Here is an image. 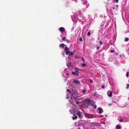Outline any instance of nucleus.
Here are the masks:
<instances>
[{
  "instance_id": "39448f33",
  "label": "nucleus",
  "mask_w": 129,
  "mask_h": 129,
  "mask_svg": "<svg viewBox=\"0 0 129 129\" xmlns=\"http://www.w3.org/2000/svg\"><path fill=\"white\" fill-rule=\"evenodd\" d=\"M74 83H76L77 85H79L80 84V82L77 80L74 79Z\"/></svg>"
},
{
  "instance_id": "dca6fc26",
  "label": "nucleus",
  "mask_w": 129,
  "mask_h": 129,
  "mask_svg": "<svg viewBox=\"0 0 129 129\" xmlns=\"http://www.w3.org/2000/svg\"><path fill=\"white\" fill-rule=\"evenodd\" d=\"M76 114L79 116V117H80V116L81 115V114L80 113V112L79 111L78 113H76Z\"/></svg>"
},
{
  "instance_id": "72a5a7b5",
  "label": "nucleus",
  "mask_w": 129,
  "mask_h": 129,
  "mask_svg": "<svg viewBox=\"0 0 129 129\" xmlns=\"http://www.w3.org/2000/svg\"><path fill=\"white\" fill-rule=\"evenodd\" d=\"M99 42H100V45H102V44H103V42H102L101 41H100Z\"/></svg>"
},
{
  "instance_id": "9b49d317",
  "label": "nucleus",
  "mask_w": 129,
  "mask_h": 129,
  "mask_svg": "<svg viewBox=\"0 0 129 129\" xmlns=\"http://www.w3.org/2000/svg\"><path fill=\"white\" fill-rule=\"evenodd\" d=\"M73 116H75V117H73L72 118L73 120H74V119H76L77 118V116H76L75 114H74L73 115Z\"/></svg>"
},
{
  "instance_id": "58836bf2",
  "label": "nucleus",
  "mask_w": 129,
  "mask_h": 129,
  "mask_svg": "<svg viewBox=\"0 0 129 129\" xmlns=\"http://www.w3.org/2000/svg\"><path fill=\"white\" fill-rule=\"evenodd\" d=\"M110 52L111 53L113 52H114V51L113 50H111Z\"/></svg>"
},
{
  "instance_id": "f704fd0d",
  "label": "nucleus",
  "mask_w": 129,
  "mask_h": 129,
  "mask_svg": "<svg viewBox=\"0 0 129 129\" xmlns=\"http://www.w3.org/2000/svg\"><path fill=\"white\" fill-rule=\"evenodd\" d=\"M123 121V120L122 119H121L119 120V121L120 122H121Z\"/></svg>"
},
{
  "instance_id": "79ce46f5",
  "label": "nucleus",
  "mask_w": 129,
  "mask_h": 129,
  "mask_svg": "<svg viewBox=\"0 0 129 129\" xmlns=\"http://www.w3.org/2000/svg\"><path fill=\"white\" fill-rule=\"evenodd\" d=\"M91 106L93 107L94 105L93 104H91Z\"/></svg>"
},
{
  "instance_id": "7c9ffc66",
  "label": "nucleus",
  "mask_w": 129,
  "mask_h": 129,
  "mask_svg": "<svg viewBox=\"0 0 129 129\" xmlns=\"http://www.w3.org/2000/svg\"><path fill=\"white\" fill-rule=\"evenodd\" d=\"M79 40L81 42L82 41V38L81 37L80 38Z\"/></svg>"
},
{
  "instance_id": "cd10ccee",
  "label": "nucleus",
  "mask_w": 129,
  "mask_h": 129,
  "mask_svg": "<svg viewBox=\"0 0 129 129\" xmlns=\"http://www.w3.org/2000/svg\"><path fill=\"white\" fill-rule=\"evenodd\" d=\"M96 93L95 92L93 93V95L94 96H96Z\"/></svg>"
},
{
  "instance_id": "393cba45",
  "label": "nucleus",
  "mask_w": 129,
  "mask_h": 129,
  "mask_svg": "<svg viewBox=\"0 0 129 129\" xmlns=\"http://www.w3.org/2000/svg\"><path fill=\"white\" fill-rule=\"evenodd\" d=\"M67 92H69L70 93H71V91H70V90L69 89H68L67 90Z\"/></svg>"
},
{
  "instance_id": "a18cd8bd",
  "label": "nucleus",
  "mask_w": 129,
  "mask_h": 129,
  "mask_svg": "<svg viewBox=\"0 0 129 129\" xmlns=\"http://www.w3.org/2000/svg\"><path fill=\"white\" fill-rule=\"evenodd\" d=\"M67 74L68 75V74Z\"/></svg>"
},
{
  "instance_id": "bb28decb",
  "label": "nucleus",
  "mask_w": 129,
  "mask_h": 129,
  "mask_svg": "<svg viewBox=\"0 0 129 129\" xmlns=\"http://www.w3.org/2000/svg\"><path fill=\"white\" fill-rule=\"evenodd\" d=\"M93 102V101L92 100H90V102H89V104H90V103H92Z\"/></svg>"
},
{
  "instance_id": "b1692460",
  "label": "nucleus",
  "mask_w": 129,
  "mask_h": 129,
  "mask_svg": "<svg viewBox=\"0 0 129 129\" xmlns=\"http://www.w3.org/2000/svg\"><path fill=\"white\" fill-rule=\"evenodd\" d=\"M127 86L126 87V89H127L128 87H129V84H127Z\"/></svg>"
},
{
  "instance_id": "2f4dec72",
  "label": "nucleus",
  "mask_w": 129,
  "mask_h": 129,
  "mask_svg": "<svg viewBox=\"0 0 129 129\" xmlns=\"http://www.w3.org/2000/svg\"><path fill=\"white\" fill-rule=\"evenodd\" d=\"M105 87V85H103L102 86V88L103 89H104V88Z\"/></svg>"
},
{
  "instance_id": "c9c22d12",
  "label": "nucleus",
  "mask_w": 129,
  "mask_h": 129,
  "mask_svg": "<svg viewBox=\"0 0 129 129\" xmlns=\"http://www.w3.org/2000/svg\"><path fill=\"white\" fill-rule=\"evenodd\" d=\"M65 52H66V54L67 55H68V54L69 53H68V52H67V51H65Z\"/></svg>"
},
{
  "instance_id": "49530a36",
  "label": "nucleus",
  "mask_w": 129,
  "mask_h": 129,
  "mask_svg": "<svg viewBox=\"0 0 129 129\" xmlns=\"http://www.w3.org/2000/svg\"><path fill=\"white\" fill-rule=\"evenodd\" d=\"M73 129V128H72V129Z\"/></svg>"
},
{
  "instance_id": "9d476101",
  "label": "nucleus",
  "mask_w": 129,
  "mask_h": 129,
  "mask_svg": "<svg viewBox=\"0 0 129 129\" xmlns=\"http://www.w3.org/2000/svg\"><path fill=\"white\" fill-rule=\"evenodd\" d=\"M64 46H67V45H66L64 44L63 43H62V44H60L59 47H62V48H63Z\"/></svg>"
},
{
  "instance_id": "5701e85b",
  "label": "nucleus",
  "mask_w": 129,
  "mask_h": 129,
  "mask_svg": "<svg viewBox=\"0 0 129 129\" xmlns=\"http://www.w3.org/2000/svg\"><path fill=\"white\" fill-rule=\"evenodd\" d=\"M89 81L91 83H93V81L91 79H89Z\"/></svg>"
},
{
  "instance_id": "aec40b11",
  "label": "nucleus",
  "mask_w": 129,
  "mask_h": 129,
  "mask_svg": "<svg viewBox=\"0 0 129 129\" xmlns=\"http://www.w3.org/2000/svg\"><path fill=\"white\" fill-rule=\"evenodd\" d=\"M129 73L128 72H126V77H128L129 76Z\"/></svg>"
},
{
  "instance_id": "2eb2a0df",
  "label": "nucleus",
  "mask_w": 129,
  "mask_h": 129,
  "mask_svg": "<svg viewBox=\"0 0 129 129\" xmlns=\"http://www.w3.org/2000/svg\"><path fill=\"white\" fill-rule=\"evenodd\" d=\"M112 93L111 91H110V92L109 93L108 95V96L109 97H111L112 96Z\"/></svg>"
},
{
  "instance_id": "412c9836",
  "label": "nucleus",
  "mask_w": 129,
  "mask_h": 129,
  "mask_svg": "<svg viewBox=\"0 0 129 129\" xmlns=\"http://www.w3.org/2000/svg\"><path fill=\"white\" fill-rule=\"evenodd\" d=\"M129 39L128 38H126L125 39V42H127L128 41Z\"/></svg>"
},
{
  "instance_id": "20e7f679",
  "label": "nucleus",
  "mask_w": 129,
  "mask_h": 129,
  "mask_svg": "<svg viewBox=\"0 0 129 129\" xmlns=\"http://www.w3.org/2000/svg\"><path fill=\"white\" fill-rule=\"evenodd\" d=\"M85 116L86 117L88 118H93V116L92 115L89 114L88 113H86Z\"/></svg>"
},
{
  "instance_id": "a19ab883",
  "label": "nucleus",
  "mask_w": 129,
  "mask_h": 129,
  "mask_svg": "<svg viewBox=\"0 0 129 129\" xmlns=\"http://www.w3.org/2000/svg\"><path fill=\"white\" fill-rule=\"evenodd\" d=\"M115 55H118V54L117 53H115Z\"/></svg>"
},
{
  "instance_id": "e433bc0d",
  "label": "nucleus",
  "mask_w": 129,
  "mask_h": 129,
  "mask_svg": "<svg viewBox=\"0 0 129 129\" xmlns=\"http://www.w3.org/2000/svg\"><path fill=\"white\" fill-rule=\"evenodd\" d=\"M86 91V90L85 89H84L83 90V92L84 93Z\"/></svg>"
},
{
  "instance_id": "a211bd4d",
  "label": "nucleus",
  "mask_w": 129,
  "mask_h": 129,
  "mask_svg": "<svg viewBox=\"0 0 129 129\" xmlns=\"http://www.w3.org/2000/svg\"><path fill=\"white\" fill-rule=\"evenodd\" d=\"M91 31L90 30H89V31L88 32V33L87 34V36H90V32Z\"/></svg>"
},
{
  "instance_id": "a878e982",
  "label": "nucleus",
  "mask_w": 129,
  "mask_h": 129,
  "mask_svg": "<svg viewBox=\"0 0 129 129\" xmlns=\"http://www.w3.org/2000/svg\"><path fill=\"white\" fill-rule=\"evenodd\" d=\"M82 67H84L86 65V63H83L82 64Z\"/></svg>"
},
{
  "instance_id": "423d86ee",
  "label": "nucleus",
  "mask_w": 129,
  "mask_h": 129,
  "mask_svg": "<svg viewBox=\"0 0 129 129\" xmlns=\"http://www.w3.org/2000/svg\"><path fill=\"white\" fill-rule=\"evenodd\" d=\"M59 30L61 33H63L65 29L63 27H60L59 28Z\"/></svg>"
},
{
  "instance_id": "f3484780",
  "label": "nucleus",
  "mask_w": 129,
  "mask_h": 129,
  "mask_svg": "<svg viewBox=\"0 0 129 129\" xmlns=\"http://www.w3.org/2000/svg\"><path fill=\"white\" fill-rule=\"evenodd\" d=\"M100 46H101V45H96L95 46L96 47V48H96L97 50H98Z\"/></svg>"
},
{
  "instance_id": "6e6552de",
  "label": "nucleus",
  "mask_w": 129,
  "mask_h": 129,
  "mask_svg": "<svg viewBox=\"0 0 129 129\" xmlns=\"http://www.w3.org/2000/svg\"><path fill=\"white\" fill-rule=\"evenodd\" d=\"M73 96L75 100L78 97L77 94L75 93L73 94Z\"/></svg>"
},
{
  "instance_id": "f257e3e1",
  "label": "nucleus",
  "mask_w": 129,
  "mask_h": 129,
  "mask_svg": "<svg viewBox=\"0 0 129 129\" xmlns=\"http://www.w3.org/2000/svg\"><path fill=\"white\" fill-rule=\"evenodd\" d=\"M73 106H72L71 109H70L69 112L71 114H73L75 113L76 112V106L75 105H74L73 104H72Z\"/></svg>"
},
{
  "instance_id": "f03ea898",
  "label": "nucleus",
  "mask_w": 129,
  "mask_h": 129,
  "mask_svg": "<svg viewBox=\"0 0 129 129\" xmlns=\"http://www.w3.org/2000/svg\"><path fill=\"white\" fill-rule=\"evenodd\" d=\"M90 101V99H86L84 102V105L88 107Z\"/></svg>"
},
{
  "instance_id": "ddd939ff",
  "label": "nucleus",
  "mask_w": 129,
  "mask_h": 129,
  "mask_svg": "<svg viewBox=\"0 0 129 129\" xmlns=\"http://www.w3.org/2000/svg\"><path fill=\"white\" fill-rule=\"evenodd\" d=\"M68 53L69 54V56H73V53L72 52L68 51Z\"/></svg>"
},
{
  "instance_id": "1a4fd4ad",
  "label": "nucleus",
  "mask_w": 129,
  "mask_h": 129,
  "mask_svg": "<svg viewBox=\"0 0 129 129\" xmlns=\"http://www.w3.org/2000/svg\"><path fill=\"white\" fill-rule=\"evenodd\" d=\"M98 109L99 110V112H98L99 113V114H101L102 113L101 111H103L102 109V108H101L99 107V108H98Z\"/></svg>"
},
{
  "instance_id": "7ed1b4c3",
  "label": "nucleus",
  "mask_w": 129,
  "mask_h": 129,
  "mask_svg": "<svg viewBox=\"0 0 129 129\" xmlns=\"http://www.w3.org/2000/svg\"><path fill=\"white\" fill-rule=\"evenodd\" d=\"M75 72H72V74L73 75H76L77 76L78 75V74L79 73V71L78 70H77L76 69H75Z\"/></svg>"
},
{
  "instance_id": "473e14b6",
  "label": "nucleus",
  "mask_w": 129,
  "mask_h": 129,
  "mask_svg": "<svg viewBox=\"0 0 129 129\" xmlns=\"http://www.w3.org/2000/svg\"><path fill=\"white\" fill-rule=\"evenodd\" d=\"M82 60L83 61V62H85V60L84 59V58H82Z\"/></svg>"
},
{
  "instance_id": "c85d7f7f",
  "label": "nucleus",
  "mask_w": 129,
  "mask_h": 129,
  "mask_svg": "<svg viewBox=\"0 0 129 129\" xmlns=\"http://www.w3.org/2000/svg\"><path fill=\"white\" fill-rule=\"evenodd\" d=\"M97 106L96 105L94 106L93 107L95 109H96V108Z\"/></svg>"
},
{
  "instance_id": "c03bdc74",
  "label": "nucleus",
  "mask_w": 129,
  "mask_h": 129,
  "mask_svg": "<svg viewBox=\"0 0 129 129\" xmlns=\"http://www.w3.org/2000/svg\"><path fill=\"white\" fill-rule=\"evenodd\" d=\"M78 129H81L80 128H78Z\"/></svg>"
},
{
  "instance_id": "6ab92c4d",
  "label": "nucleus",
  "mask_w": 129,
  "mask_h": 129,
  "mask_svg": "<svg viewBox=\"0 0 129 129\" xmlns=\"http://www.w3.org/2000/svg\"><path fill=\"white\" fill-rule=\"evenodd\" d=\"M75 101H76V104H79L80 103V102L79 101H77V100H75Z\"/></svg>"
},
{
  "instance_id": "4c0bfd02",
  "label": "nucleus",
  "mask_w": 129,
  "mask_h": 129,
  "mask_svg": "<svg viewBox=\"0 0 129 129\" xmlns=\"http://www.w3.org/2000/svg\"><path fill=\"white\" fill-rule=\"evenodd\" d=\"M114 1H115L117 3L118 2V0H113Z\"/></svg>"
},
{
  "instance_id": "c756f323",
  "label": "nucleus",
  "mask_w": 129,
  "mask_h": 129,
  "mask_svg": "<svg viewBox=\"0 0 129 129\" xmlns=\"http://www.w3.org/2000/svg\"><path fill=\"white\" fill-rule=\"evenodd\" d=\"M65 53L64 52H62V54L63 56H64V55Z\"/></svg>"
},
{
  "instance_id": "0eeeda50",
  "label": "nucleus",
  "mask_w": 129,
  "mask_h": 129,
  "mask_svg": "<svg viewBox=\"0 0 129 129\" xmlns=\"http://www.w3.org/2000/svg\"><path fill=\"white\" fill-rule=\"evenodd\" d=\"M67 65L68 68L71 67L72 66V63L71 62H69L67 64Z\"/></svg>"
},
{
  "instance_id": "ea45409f",
  "label": "nucleus",
  "mask_w": 129,
  "mask_h": 129,
  "mask_svg": "<svg viewBox=\"0 0 129 129\" xmlns=\"http://www.w3.org/2000/svg\"><path fill=\"white\" fill-rule=\"evenodd\" d=\"M113 9V10H114L115 9V8L114 7H113L112 8Z\"/></svg>"
},
{
  "instance_id": "37998d69",
  "label": "nucleus",
  "mask_w": 129,
  "mask_h": 129,
  "mask_svg": "<svg viewBox=\"0 0 129 129\" xmlns=\"http://www.w3.org/2000/svg\"><path fill=\"white\" fill-rule=\"evenodd\" d=\"M118 7V5H117L116 6V7Z\"/></svg>"
},
{
  "instance_id": "4468645a",
  "label": "nucleus",
  "mask_w": 129,
  "mask_h": 129,
  "mask_svg": "<svg viewBox=\"0 0 129 129\" xmlns=\"http://www.w3.org/2000/svg\"><path fill=\"white\" fill-rule=\"evenodd\" d=\"M116 129H120L121 128L120 126L119 125L116 126Z\"/></svg>"
},
{
  "instance_id": "4be33fe9",
  "label": "nucleus",
  "mask_w": 129,
  "mask_h": 129,
  "mask_svg": "<svg viewBox=\"0 0 129 129\" xmlns=\"http://www.w3.org/2000/svg\"><path fill=\"white\" fill-rule=\"evenodd\" d=\"M62 40L63 41H66V37H63V38H62Z\"/></svg>"
},
{
  "instance_id": "f8f14e48",
  "label": "nucleus",
  "mask_w": 129,
  "mask_h": 129,
  "mask_svg": "<svg viewBox=\"0 0 129 129\" xmlns=\"http://www.w3.org/2000/svg\"><path fill=\"white\" fill-rule=\"evenodd\" d=\"M69 48L66 46L65 49H64V51H67L68 52L69 51Z\"/></svg>"
}]
</instances>
